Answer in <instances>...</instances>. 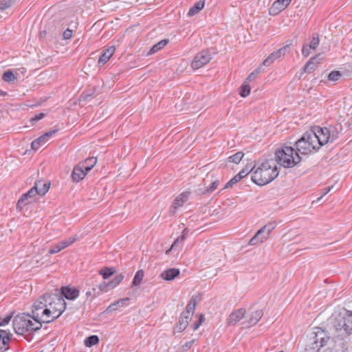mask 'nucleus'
I'll use <instances>...</instances> for the list:
<instances>
[{"label":"nucleus","mask_w":352,"mask_h":352,"mask_svg":"<svg viewBox=\"0 0 352 352\" xmlns=\"http://www.w3.org/2000/svg\"><path fill=\"white\" fill-rule=\"evenodd\" d=\"M278 175L277 165L273 159L263 162L252 174V181L263 186L273 181Z\"/></svg>","instance_id":"1"},{"label":"nucleus","mask_w":352,"mask_h":352,"mask_svg":"<svg viewBox=\"0 0 352 352\" xmlns=\"http://www.w3.org/2000/svg\"><path fill=\"white\" fill-rule=\"evenodd\" d=\"M46 323L57 319L65 309V302L59 294H47Z\"/></svg>","instance_id":"2"},{"label":"nucleus","mask_w":352,"mask_h":352,"mask_svg":"<svg viewBox=\"0 0 352 352\" xmlns=\"http://www.w3.org/2000/svg\"><path fill=\"white\" fill-rule=\"evenodd\" d=\"M12 326L16 333L23 335L25 332L36 331L41 329L42 324L32 315L21 314L16 316L12 321Z\"/></svg>","instance_id":"3"},{"label":"nucleus","mask_w":352,"mask_h":352,"mask_svg":"<svg viewBox=\"0 0 352 352\" xmlns=\"http://www.w3.org/2000/svg\"><path fill=\"white\" fill-rule=\"evenodd\" d=\"M274 160L276 164L285 168H292L301 161V157L293 147L283 146L276 151Z\"/></svg>","instance_id":"4"},{"label":"nucleus","mask_w":352,"mask_h":352,"mask_svg":"<svg viewBox=\"0 0 352 352\" xmlns=\"http://www.w3.org/2000/svg\"><path fill=\"white\" fill-rule=\"evenodd\" d=\"M333 327L337 331L345 334L352 333V311L345 310L344 314H340L331 319Z\"/></svg>","instance_id":"5"},{"label":"nucleus","mask_w":352,"mask_h":352,"mask_svg":"<svg viewBox=\"0 0 352 352\" xmlns=\"http://www.w3.org/2000/svg\"><path fill=\"white\" fill-rule=\"evenodd\" d=\"M46 297L47 294L40 296L33 304L32 309V317L36 318L40 323H46Z\"/></svg>","instance_id":"6"},{"label":"nucleus","mask_w":352,"mask_h":352,"mask_svg":"<svg viewBox=\"0 0 352 352\" xmlns=\"http://www.w3.org/2000/svg\"><path fill=\"white\" fill-rule=\"evenodd\" d=\"M313 131L319 139V142L322 145L326 144L329 142H333L338 138V133L331 131V130L327 127L314 126Z\"/></svg>","instance_id":"7"},{"label":"nucleus","mask_w":352,"mask_h":352,"mask_svg":"<svg viewBox=\"0 0 352 352\" xmlns=\"http://www.w3.org/2000/svg\"><path fill=\"white\" fill-rule=\"evenodd\" d=\"M215 54V52L212 53L210 50L201 51L194 57L191 63L192 68L193 69H198L204 67L211 60L212 55Z\"/></svg>","instance_id":"8"},{"label":"nucleus","mask_w":352,"mask_h":352,"mask_svg":"<svg viewBox=\"0 0 352 352\" xmlns=\"http://www.w3.org/2000/svg\"><path fill=\"white\" fill-rule=\"evenodd\" d=\"M275 228V224L274 223H270L262 228H261L252 238L249 244L250 245H258L263 241H265L269 236L270 232Z\"/></svg>","instance_id":"9"},{"label":"nucleus","mask_w":352,"mask_h":352,"mask_svg":"<svg viewBox=\"0 0 352 352\" xmlns=\"http://www.w3.org/2000/svg\"><path fill=\"white\" fill-rule=\"evenodd\" d=\"M36 187L32 188L19 198L16 204L17 209L22 210L24 208L27 207L35 201L34 194L36 192Z\"/></svg>","instance_id":"10"},{"label":"nucleus","mask_w":352,"mask_h":352,"mask_svg":"<svg viewBox=\"0 0 352 352\" xmlns=\"http://www.w3.org/2000/svg\"><path fill=\"white\" fill-rule=\"evenodd\" d=\"M290 50V45H286L278 50L270 54L263 61V65L268 67L272 65L275 60H278L282 56H284L286 53Z\"/></svg>","instance_id":"11"},{"label":"nucleus","mask_w":352,"mask_h":352,"mask_svg":"<svg viewBox=\"0 0 352 352\" xmlns=\"http://www.w3.org/2000/svg\"><path fill=\"white\" fill-rule=\"evenodd\" d=\"M191 192L190 191H185L180 193L174 199L173 204L170 208V213L174 214L177 210L182 207L184 204L189 200Z\"/></svg>","instance_id":"12"},{"label":"nucleus","mask_w":352,"mask_h":352,"mask_svg":"<svg viewBox=\"0 0 352 352\" xmlns=\"http://www.w3.org/2000/svg\"><path fill=\"white\" fill-rule=\"evenodd\" d=\"M297 151L302 155H307L313 151V147H311L309 142L307 141L305 133L296 142Z\"/></svg>","instance_id":"13"},{"label":"nucleus","mask_w":352,"mask_h":352,"mask_svg":"<svg viewBox=\"0 0 352 352\" xmlns=\"http://www.w3.org/2000/svg\"><path fill=\"white\" fill-rule=\"evenodd\" d=\"M76 241V237H69V239L63 240L56 244H54L51 246L49 250V253L50 254H54L59 252L62 250L66 248L69 245H72Z\"/></svg>","instance_id":"14"},{"label":"nucleus","mask_w":352,"mask_h":352,"mask_svg":"<svg viewBox=\"0 0 352 352\" xmlns=\"http://www.w3.org/2000/svg\"><path fill=\"white\" fill-rule=\"evenodd\" d=\"M56 130H52L45 133V134L41 135L39 138L34 140L31 144V147L33 150H38L42 144H44L48 139L52 137L55 133Z\"/></svg>","instance_id":"15"},{"label":"nucleus","mask_w":352,"mask_h":352,"mask_svg":"<svg viewBox=\"0 0 352 352\" xmlns=\"http://www.w3.org/2000/svg\"><path fill=\"white\" fill-rule=\"evenodd\" d=\"M320 43V39L318 36H314L311 38V41L309 44H304L302 48V54L307 57L310 54L311 50H316Z\"/></svg>","instance_id":"16"},{"label":"nucleus","mask_w":352,"mask_h":352,"mask_svg":"<svg viewBox=\"0 0 352 352\" xmlns=\"http://www.w3.org/2000/svg\"><path fill=\"white\" fill-rule=\"evenodd\" d=\"M12 334L10 331L0 329V352H4L8 349V344Z\"/></svg>","instance_id":"17"},{"label":"nucleus","mask_w":352,"mask_h":352,"mask_svg":"<svg viewBox=\"0 0 352 352\" xmlns=\"http://www.w3.org/2000/svg\"><path fill=\"white\" fill-rule=\"evenodd\" d=\"M305 136L307 137V141L309 142L311 147H313V151H318L322 146H323L322 143L319 142V139L313 129L305 132Z\"/></svg>","instance_id":"18"},{"label":"nucleus","mask_w":352,"mask_h":352,"mask_svg":"<svg viewBox=\"0 0 352 352\" xmlns=\"http://www.w3.org/2000/svg\"><path fill=\"white\" fill-rule=\"evenodd\" d=\"M83 164H77L74 166L72 173V179L74 182L81 181L87 175V172L83 168Z\"/></svg>","instance_id":"19"},{"label":"nucleus","mask_w":352,"mask_h":352,"mask_svg":"<svg viewBox=\"0 0 352 352\" xmlns=\"http://www.w3.org/2000/svg\"><path fill=\"white\" fill-rule=\"evenodd\" d=\"M180 270L178 268H170L164 270L160 274V277L166 281H170L179 276Z\"/></svg>","instance_id":"20"},{"label":"nucleus","mask_w":352,"mask_h":352,"mask_svg":"<svg viewBox=\"0 0 352 352\" xmlns=\"http://www.w3.org/2000/svg\"><path fill=\"white\" fill-rule=\"evenodd\" d=\"M245 311L244 309H239L232 312L228 318L229 324H235L245 316Z\"/></svg>","instance_id":"21"},{"label":"nucleus","mask_w":352,"mask_h":352,"mask_svg":"<svg viewBox=\"0 0 352 352\" xmlns=\"http://www.w3.org/2000/svg\"><path fill=\"white\" fill-rule=\"evenodd\" d=\"M262 316L263 311L261 310H256L247 315L245 322L247 323L248 326L255 325L260 320Z\"/></svg>","instance_id":"22"},{"label":"nucleus","mask_w":352,"mask_h":352,"mask_svg":"<svg viewBox=\"0 0 352 352\" xmlns=\"http://www.w3.org/2000/svg\"><path fill=\"white\" fill-rule=\"evenodd\" d=\"M50 183L48 182H43L42 181L36 182L32 188L36 187V192L34 194V197L36 195L43 196L49 190Z\"/></svg>","instance_id":"23"},{"label":"nucleus","mask_w":352,"mask_h":352,"mask_svg":"<svg viewBox=\"0 0 352 352\" xmlns=\"http://www.w3.org/2000/svg\"><path fill=\"white\" fill-rule=\"evenodd\" d=\"M61 294L68 300H74L79 296V290L75 287H62Z\"/></svg>","instance_id":"24"},{"label":"nucleus","mask_w":352,"mask_h":352,"mask_svg":"<svg viewBox=\"0 0 352 352\" xmlns=\"http://www.w3.org/2000/svg\"><path fill=\"white\" fill-rule=\"evenodd\" d=\"M192 319V317L188 316V315H186L184 312H182L180 315L179 322L177 325L176 326V329L178 332H182L184 331L188 324L189 321Z\"/></svg>","instance_id":"25"},{"label":"nucleus","mask_w":352,"mask_h":352,"mask_svg":"<svg viewBox=\"0 0 352 352\" xmlns=\"http://www.w3.org/2000/svg\"><path fill=\"white\" fill-rule=\"evenodd\" d=\"M116 48L114 46H111L107 48L100 56L98 60L99 65H104L114 54Z\"/></svg>","instance_id":"26"},{"label":"nucleus","mask_w":352,"mask_h":352,"mask_svg":"<svg viewBox=\"0 0 352 352\" xmlns=\"http://www.w3.org/2000/svg\"><path fill=\"white\" fill-rule=\"evenodd\" d=\"M197 304V297L196 296H192L190 299L186 307V310L183 312L188 315V316L192 317L195 310Z\"/></svg>","instance_id":"27"},{"label":"nucleus","mask_w":352,"mask_h":352,"mask_svg":"<svg viewBox=\"0 0 352 352\" xmlns=\"http://www.w3.org/2000/svg\"><path fill=\"white\" fill-rule=\"evenodd\" d=\"M190 227L189 226H187L186 228H185L184 229V230L182 231V234L181 236H179L174 242L172 244V245L170 246V248L167 250L166 251V254H168L170 253V252L173 250H174L178 244L181 243L183 242V241L184 240V239L186 238V235L188 234V232H190Z\"/></svg>","instance_id":"28"},{"label":"nucleus","mask_w":352,"mask_h":352,"mask_svg":"<svg viewBox=\"0 0 352 352\" xmlns=\"http://www.w3.org/2000/svg\"><path fill=\"white\" fill-rule=\"evenodd\" d=\"M320 54L314 56V57H312L307 63L306 65H305V67H304V71L305 72H307V73H311L313 71H314L316 67H317V65L319 63L317 60L319 57Z\"/></svg>","instance_id":"29"},{"label":"nucleus","mask_w":352,"mask_h":352,"mask_svg":"<svg viewBox=\"0 0 352 352\" xmlns=\"http://www.w3.org/2000/svg\"><path fill=\"white\" fill-rule=\"evenodd\" d=\"M205 1L204 0L199 1L197 3H195L193 6H192L188 12V15L190 16H192L196 14H197L199 12H200L204 7Z\"/></svg>","instance_id":"30"},{"label":"nucleus","mask_w":352,"mask_h":352,"mask_svg":"<svg viewBox=\"0 0 352 352\" xmlns=\"http://www.w3.org/2000/svg\"><path fill=\"white\" fill-rule=\"evenodd\" d=\"M169 42L168 39H163L158 42L157 43L155 44L149 50V52L147 53V55H151L153 54H155L164 48Z\"/></svg>","instance_id":"31"},{"label":"nucleus","mask_w":352,"mask_h":352,"mask_svg":"<svg viewBox=\"0 0 352 352\" xmlns=\"http://www.w3.org/2000/svg\"><path fill=\"white\" fill-rule=\"evenodd\" d=\"M97 162L96 157H91L86 159L85 161L80 162V164H83V168L86 172L90 171Z\"/></svg>","instance_id":"32"},{"label":"nucleus","mask_w":352,"mask_h":352,"mask_svg":"<svg viewBox=\"0 0 352 352\" xmlns=\"http://www.w3.org/2000/svg\"><path fill=\"white\" fill-rule=\"evenodd\" d=\"M128 300H129L128 298L118 300L115 301L114 302L111 303L107 308L106 311L111 312V311H116L118 309V307H123L125 304V302L128 301Z\"/></svg>","instance_id":"33"},{"label":"nucleus","mask_w":352,"mask_h":352,"mask_svg":"<svg viewBox=\"0 0 352 352\" xmlns=\"http://www.w3.org/2000/svg\"><path fill=\"white\" fill-rule=\"evenodd\" d=\"M99 342V338L97 336L93 335L89 336L85 340V344L88 346L91 347L94 345L97 344Z\"/></svg>","instance_id":"34"},{"label":"nucleus","mask_w":352,"mask_h":352,"mask_svg":"<svg viewBox=\"0 0 352 352\" xmlns=\"http://www.w3.org/2000/svg\"><path fill=\"white\" fill-rule=\"evenodd\" d=\"M144 277V272L143 270H138L133 278V285L134 286H139L143 279Z\"/></svg>","instance_id":"35"},{"label":"nucleus","mask_w":352,"mask_h":352,"mask_svg":"<svg viewBox=\"0 0 352 352\" xmlns=\"http://www.w3.org/2000/svg\"><path fill=\"white\" fill-rule=\"evenodd\" d=\"M281 6L279 5L276 1L273 3L271 8H270L269 12L271 15H276L279 12H280L282 10H283V8H280Z\"/></svg>","instance_id":"36"},{"label":"nucleus","mask_w":352,"mask_h":352,"mask_svg":"<svg viewBox=\"0 0 352 352\" xmlns=\"http://www.w3.org/2000/svg\"><path fill=\"white\" fill-rule=\"evenodd\" d=\"M244 153L243 152H237L235 154L229 157V162H233L234 164H239L242 160Z\"/></svg>","instance_id":"37"},{"label":"nucleus","mask_w":352,"mask_h":352,"mask_svg":"<svg viewBox=\"0 0 352 352\" xmlns=\"http://www.w3.org/2000/svg\"><path fill=\"white\" fill-rule=\"evenodd\" d=\"M250 86L245 82L241 87L239 94L241 97L245 98L250 94Z\"/></svg>","instance_id":"38"},{"label":"nucleus","mask_w":352,"mask_h":352,"mask_svg":"<svg viewBox=\"0 0 352 352\" xmlns=\"http://www.w3.org/2000/svg\"><path fill=\"white\" fill-rule=\"evenodd\" d=\"M342 76V74L338 71H333L330 72L327 76V78L330 81H338Z\"/></svg>","instance_id":"39"},{"label":"nucleus","mask_w":352,"mask_h":352,"mask_svg":"<svg viewBox=\"0 0 352 352\" xmlns=\"http://www.w3.org/2000/svg\"><path fill=\"white\" fill-rule=\"evenodd\" d=\"M2 78L7 82H11L14 80L15 76L11 71L8 70L4 72Z\"/></svg>","instance_id":"40"},{"label":"nucleus","mask_w":352,"mask_h":352,"mask_svg":"<svg viewBox=\"0 0 352 352\" xmlns=\"http://www.w3.org/2000/svg\"><path fill=\"white\" fill-rule=\"evenodd\" d=\"M114 271L111 268H104L102 270H100L99 273L101 274L103 277V278L107 279L110 276H111L113 274Z\"/></svg>","instance_id":"41"},{"label":"nucleus","mask_w":352,"mask_h":352,"mask_svg":"<svg viewBox=\"0 0 352 352\" xmlns=\"http://www.w3.org/2000/svg\"><path fill=\"white\" fill-rule=\"evenodd\" d=\"M123 279V276L122 274H118L114 276L113 279L110 281L111 285L110 287L114 288L116 287Z\"/></svg>","instance_id":"42"},{"label":"nucleus","mask_w":352,"mask_h":352,"mask_svg":"<svg viewBox=\"0 0 352 352\" xmlns=\"http://www.w3.org/2000/svg\"><path fill=\"white\" fill-rule=\"evenodd\" d=\"M13 3V0H0V10L3 11L10 8Z\"/></svg>","instance_id":"43"},{"label":"nucleus","mask_w":352,"mask_h":352,"mask_svg":"<svg viewBox=\"0 0 352 352\" xmlns=\"http://www.w3.org/2000/svg\"><path fill=\"white\" fill-rule=\"evenodd\" d=\"M241 180L240 176L235 175L225 186L224 188H229Z\"/></svg>","instance_id":"44"},{"label":"nucleus","mask_w":352,"mask_h":352,"mask_svg":"<svg viewBox=\"0 0 352 352\" xmlns=\"http://www.w3.org/2000/svg\"><path fill=\"white\" fill-rule=\"evenodd\" d=\"M110 285H111V283L110 282H102L101 283L100 285H99V289L101 291V292H108L109 290L113 289L112 287H110Z\"/></svg>","instance_id":"45"},{"label":"nucleus","mask_w":352,"mask_h":352,"mask_svg":"<svg viewBox=\"0 0 352 352\" xmlns=\"http://www.w3.org/2000/svg\"><path fill=\"white\" fill-rule=\"evenodd\" d=\"M260 73V68L254 69L246 78L245 82L254 80Z\"/></svg>","instance_id":"46"},{"label":"nucleus","mask_w":352,"mask_h":352,"mask_svg":"<svg viewBox=\"0 0 352 352\" xmlns=\"http://www.w3.org/2000/svg\"><path fill=\"white\" fill-rule=\"evenodd\" d=\"M252 170L249 169L248 167H245L243 168L239 173L236 174L237 176H240V179H242L243 177H245L246 175H248L250 171Z\"/></svg>","instance_id":"47"},{"label":"nucleus","mask_w":352,"mask_h":352,"mask_svg":"<svg viewBox=\"0 0 352 352\" xmlns=\"http://www.w3.org/2000/svg\"><path fill=\"white\" fill-rule=\"evenodd\" d=\"M219 184V180L216 179L212 182V184L207 187L206 191L208 192H213L215 189H217L218 185Z\"/></svg>","instance_id":"48"},{"label":"nucleus","mask_w":352,"mask_h":352,"mask_svg":"<svg viewBox=\"0 0 352 352\" xmlns=\"http://www.w3.org/2000/svg\"><path fill=\"white\" fill-rule=\"evenodd\" d=\"M85 295H86L87 299H89V298L92 299V298H95L96 296V288L94 287L91 289L87 291Z\"/></svg>","instance_id":"49"},{"label":"nucleus","mask_w":352,"mask_h":352,"mask_svg":"<svg viewBox=\"0 0 352 352\" xmlns=\"http://www.w3.org/2000/svg\"><path fill=\"white\" fill-rule=\"evenodd\" d=\"M12 318V315H7L4 318H0V327L8 324L11 320Z\"/></svg>","instance_id":"50"},{"label":"nucleus","mask_w":352,"mask_h":352,"mask_svg":"<svg viewBox=\"0 0 352 352\" xmlns=\"http://www.w3.org/2000/svg\"><path fill=\"white\" fill-rule=\"evenodd\" d=\"M292 0H276V2L281 6L280 8L285 10L291 3Z\"/></svg>","instance_id":"51"},{"label":"nucleus","mask_w":352,"mask_h":352,"mask_svg":"<svg viewBox=\"0 0 352 352\" xmlns=\"http://www.w3.org/2000/svg\"><path fill=\"white\" fill-rule=\"evenodd\" d=\"M45 117V113H40L37 115H35L34 117H32L31 119H30V122H37L41 119H43V118Z\"/></svg>","instance_id":"52"},{"label":"nucleus","mask_w":352,"mask_h":352,"mask_svg":"<svg viewBox=\"0 0 352 352\" xmlns=\"http://www.w3.org/2000/svg\"><path fill=\"white\" fill-rule=\"evenodd\" d=\"M195 340H192L189 342H186L184 345H182V349L184 351H188L193 345V344L195 343Z\"/></svg>","instance_id":"53"},{"label":"nucleus","mask_w":352,"mask_h":352,"mask_svg":"<svg viewBox=\"0 0 352 352\" xmlns=\"http://www.w3.org/2000/svg\"><path fill=\"white\" fill-rule=\"evenodd\" d=\"M207 187L208 186H204L203 188H199L197 190V195H206V194H210L211 193V192H208L206 191L207 190Z\"/></svg>","instance_id":"54"},{"label":"nucleus","mask_w":352,"mask_h":352,"mask_svg":"<svg viewBox=\"0 0 352 352\" xmlns=\"http://www.w3.org/2000/svg\"><path fill=\"white\" fill-rule=\"evenodd\" d=\"M63 36L65 39H69L72 37V31L69 29L65 30L63 33Z\"/></svg>","instance_id":"55"},{"label":"nucleus","mask_w":352,"mask_h":352,"mask_svg":"<svg viewBox=\"0 0 352 352\" xmlns=\"http://www.w3.org/2000/svg\"><path fill=\"white\" fill-rule=\"evenodd\" d=\"M320 329L318 328V331L317 332H315V335H316V340H315V342L317 343L318 342V334L320 333V334H322L323 333V331H320Z\"/></svg>","instance_id":"56"},{"label":"nucleus","mask_w":352,"mask_h":352,"mask_svg":"<svg viewBox=\"0 0 352 352\" xmlns=\"http://www.w3.org/2000/svg\"><path fill=\"white\" fill-rule=\"evenodd\" d=\"M201 324L200 322H199L198 321L195 322L194 324H193V330L194 331H196L199 327V326L201 325Z\"/></svg>","instance_id":"57"},{"label":"nucleus","mask_w":352,"mask_h":352,"mask_svg":"<svg viewBox=\"0 0 352 352\" xmlns=\"http://www.w3.org/2000/svg\"><path fill=\"white\" fill-rule=\"evenodd\" d=\"M330 190H331L330 187L325 188H324V192L323 193V195L320 197H319L318 199V200L320 199L322 197V196H324V195L327 194L330 191Z\"/></svg>","instance_id":"58"},{"label":"nucleus","mask_w":352,"mask_h":352,"mask_svg":"<svg viewBox=\"0 0 352 352\" xmlns=\"http://www.w3.org/2000/svg\"><path fill=\"white\" fill-rule=\"evenodd\" d=\"M204 321V316L203 314H200L199 316V320L198 322L202 324V322Z\"/></svg>","instance_id":"59"},{"label":"nucleus","mask_w":352,"mask_h":352,"mask_svg":"<svg viewBox=\"0 0 352 352\" xmlns=\"http://www.w3.org/2000/svg\"><path fill=\"white\" fill-rule=\"evenodd\" d=\"M47 35V31L46 30H41L40 32V36L41 37H45Z\"/></svg>","instance_id":"60"},{"label":"nucleus","mask_w":352,"mask_h":352,"mask_svg":"<svg viewBox=\"0 0 352 352\" xmlns=\"http://www.w3.org/2000/svg\"><path fill=\"white\" fill-rule=\"evenodd\" d=\"M92 96V94H86L85 96H84V98L85 100H87L89 97H91Z\"/></svg>","instance_id":"61"},{"label":"nucleus","mask_w":352,"mask_h":352,"mask_svg":"<svg viewBox=\"0 0 352 352\" xmlns=\"http://www.w3.org/2000/svg\"><path fill=\"white\" fill-rule=\"evenodd\" d=\"M6 93L0 89V96H6Z\"/></svg>","instance_id":"62"},{"label":"nucleus","mask_w":352,"mask_h":352,"mask_svg":"<svg viewBox=\"0 0 352 352\" xmlns=\"http://www.w3.org/2000/svg\"><path fill=\"white\" fill-rule=\"evenodd\" d=\"M320 340H320V346H322V345H323V343H324V338H320Z\"/></svg>","instance_id":"63"},{"label":"nucleus","mask_w":352,"mask_h":352,"mask_svg":"<svg viewBox=\"0 0 352 352\" xmlns=\"http://www.w3.org/2000/svg\"><path fill=\"white\" fill-rule=\"evenodd\" d=\"M324 352H331V351H325Z\"/></svg>","instance_id":"64"}]
</instances>
